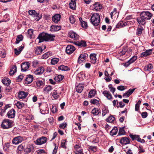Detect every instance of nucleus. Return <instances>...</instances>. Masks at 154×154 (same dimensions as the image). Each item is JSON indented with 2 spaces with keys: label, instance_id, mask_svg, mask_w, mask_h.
I'll return each instance as SVG.
<instances>
[{
  "label": "nucleus",
  "instance_id": "2f4dec72",
  "mask_svg": "<svg viewBox=\"0 0 154 154\" xmlns=\"http://www.w3.org/2000/svg\"><path fill=\"white\" fill-rule=\"evenodd\" d=\"M17 66L15 65L12 66V68L9 72V74L10 75H13L17 72Z\"/></svg>",
  "mask_w": 154,
  "mask_h": 154
},
{
  "label": "nucleus",
  "instance_id": "8fccbe9b",
  "mask_svg": "<svg viewBox=\"0 0 154 154\" xmlns=\"http://www.w3.org/2000/svg\"><path fill=\"white\" fill-rule=\"evenodd\" d=\"M130 137L133 140H135L137 141V140L140 138L139 136L138 135H134L133 134H130Z\"/></svg>",
  "mask_w": 154,
  "mask_h": 154
},
{
  "label": "nucleus",
  "instance_id": "a18cd8bd",
  "mask_svg": "<svg viewBox=\"0 0 154 154\" xmlns=\"http://www.w3.org/2000/svg\"><path fill=\"white\" fill-rule=\"evenodd\" d=\"M115 119V118L111 115L106 119V121L107 122H112L114 121Z\"/></svg>",
  "mask_w": 154,
  "mask_h": 154
},
{
  "label": "nucleus",
  "instance_id": "79ce46f5",
  "mask_svg": "<svg viewBox=\"0 0 154 154\" xmlns=\"http://www.w3.org/2000/svg\"><path fill=\"white\" fill-rule=\"evenodd\" d=\"M15 105L18 109H21L24 106V104L23 103L19 101L15 103Z\"/></svg>",
  "mask_w": 154,
  "mask_h": 154
},
{
  "label": "nucleus",
  "instance_id": "13d9d810",
  "mask_svg": "<svg viewBox=\"0 0 154 154\" xmlns=\"http://www.w3.org/2000/svg\"><path fill=\"white\" fill-rule=\"evenodd\" d=\"M31 146L29 145L25 149L24 151L26 153H28L31 151Z\"/></svg>",
  "mask_w": 154,
  "mask_h": 154
},
{
  "label": "nucleus",
  "instance_id": "a211bd4d",
  "mask_svg": "<svg viewBox=\"0 0 154 154\" xmlns=\"http://www.w3.org/2000/svg\"><path fill=\"white\" fill-rule=\"evenodd\" d=\"M102 93L108 100H111L112 99V95L109 91L106 90L104 91Z\"/></svg>",
  "mask_w": 154,
  "mask_h": 154
},
{
  "label": "nucleus",
  "instance_id": "f3484780",
  "mask_svg": "<svg viewBox=\"0 0 154 154\" xmlns=\"http://www.w3.org/2000/svg\"><path fill=\"white\" fill-rule=\"evenodd\" d=\"M74 148L76 150V151L75 152V154H83L82 152V150L81 148L79 145H76L75 146Z\"/></svg>",
  "mask_w": 154,
  "mask_h": 154
},
{
  "label": "nucleus",
  "instance_id": "39448f33",
  "mask_svg": "<svg viewBox=\"0 0 154 154\" xmlns=\"http://www.w3.org/2000/svg\"><path fill=\"white\" fill-rule=\"evenodd\" d=\"M102 7V5L99 2H96L94 4L91 5L90 6L91 9L96 11H99Z\"/></svg>",
  "mask_w": 154,
  "mask_h": 154
},
{
  "label": "nucleus",
  "instance_id": "f257e3e1",
  "mask_svg": "<svg viewBox=\"0 0 154 154\" xmlns=\"http://www.w3.org/2000/svg\"><path fill=\"white\" fill-rule=\"evenodd\" d=\"M91 22L95 26H97L100 23V16L98 13L93 14L91 18Z\"/></svg>",
  "mask_w": 154,
  "mask_h": 154
},
{
  "label": "nucleus",
  "instance_id": "5701e85b",
  "mask_svg": "<svg viewBox=\"0 0 154 154\" xmlns=\"http://www.w3.org/2000/svg\"><path fill=\"white\" fill-rule=\"evenodd\" d=\"M68 36L71 38H79V36L74 32L72 31L69 32L68 34Z\"/></svg>",
  "mask_w": 154,
  "mask_h": 154
},
{
  "label": "nucleus",
  "instance_id": "ea45409f",
  "mask_svg": "<svg viewBox=\"0 0 154 154\" xmlns=\"http://www.w3.org/2000/svg\"><path fill=\"white\" fill-rule=\"evenodd\" d=\"M2 82L4 84L8 85L10 83L11 81L7 78H5L2 80Z\"/></svg>",
  "mask_w": 154,
  "mask_h": 154
},
{
  "label": "nucleus",
  "instance_id": "1a4fd4ad",
  "mask_svg": "<svg viewBox=\"0 0 154 154\" xmlns=\"http://www.w3.org/2000/svg\"><path fill=\"white\" fill-rule=\"evenodd\" d=\"M23 139L20 136H18L14 137L12 140V143L14 144H17L21 143L23 140Z\"/></svg>",
  "mask_w": 154,
  "mask_h": 154
},
{
  "label": "nucleus",
  "instance_id": "3c124183",
  "mask_svg": "<svg viewBox=\"0 0 154 154\" xmlns=\"http://www.w3.org/2000/svg\"><path fill=\"white\" fill-rule=\"evenodd\" d=\"M128 51V48L126 47L123 48L122 51H121L119 53L120 56H122L124 55Z\"/></svg>",
  "mask_w": 154,
  "mask_h": 154
},
{
  "label": "nucleus",
  "instance_id": "9d476101",
  "mask_svg": "<svg viewBox=\"0 0 154 154\" xmlns=\"http://www.w3.org/2000/svg\"><path fill=\"white\" fill-rule=\"evenodd\" d=\"M152 49L146 50L145 51L141 54L140 57H143L151 55L152 54Z\"/></svg>",
  "mask_w": 154,
  "mask_h": 154
},
{
  "label": "nucleus",
  "instance_id": "09e8293b",
  "mask_svg": "<svg viewBox=\"0 0 154 154\" xmlns=\"http://www.w3.org/2000/svg\"><path fill=\"white\" fill-rule=\"evenodd\" d=\"M152 68V65L151 64H149L145 66L144 69L146 71H150Z\"/></svg>",
  "mask_w": 154,
  "mask_h": 154
},
{
  "label": "nucleus",
  "instance_id": "864d4df0",
  "mask_svg": "<svg viewBox=\"0 0 154 154\" xmlns=\"http://www.w3.org/2000/svg\"><path fill=\"white\" fill-rule=\"evenodd\" d=\"M124 127L121 128H120L119 134V135H122L125 134V131L124 130Z\"/></svg>",
  "mask_w": 154,
  "mask_h": 154
},
{
  "label": "nucleus",
  "instance_id": "6e6552de",
  "mask_svg": "<svg viewBox=\"0 0 154 154\" xmlns=\"http://www.w3.org/2000/svg\"><path fill=\"white\" fill-rule=\"evenodd\" d=\"M47 138L45 137H42L36 140V144L37 145H41L46 142Z\"/></svg>",
  "mask_w": 154,
  "mask_h": 154
},
{
  "label": "nucleus",
  "instance_id": "0eeeda50",
  "mask_svg": "<svg viewBox=\"0 0 154 154\" xmlns=\"http://www.w3.org/2000/svg\"><path fill=\"white\" fill-rule=\"evenodd\" d=\"M37 87L38 88H42L45 85V80L44 79H39L36 82Z\"/></svg>",
  "mask_w": 154,
  "mask_h": 154
},
{
  "label": "nucleus",
  "instance_id": "603ef678",
  "mask_svg": "<svg viewBox=\"0 0 154 154\" xmlns=\"http://www.w3.org/2000/svg\"><path fill=\"white\" fill-rule=\"evenodd\" d=\"M52 89V87L50 85L46 86L44 89V90L46 92H48Z\"/></svg>",
  "mask_w": 154,
  "mask_h": 154
},
{
  "label": "nucleus",
  "instance_id": "4d7b16f0",
  "mask_svg": "<svg viewBox=\"0 0 154 154\" xmlns=\"http://www.w3.org/2000/svg\"><path fill=\"white\" fill-rule=\"evenodd\" d=\"M108 87L110 89V91L112 92V93L113 94L116 91L115 88L113 87L112 85L111 84L109 85Z\"/></svg>",
  "mask_w": 154,
  "mask_h": 154
},
{
  "label": "nucleus",
  "instance_id": "72a5a7b5",
  "mask_svg": "<svg viewBox=\"0 0 154 154\" xmlns=\"http://www.w3.org/2000/svg\"><path fill=\"white\" fill-rule=\"evenodd\" d=\"M77 0H71L70 2L69 3V6L70 8L74 9L75 8L76 6V3L75 1Z\"/></svg>",
  "mask_w": 154,
  "mask_h": 154
},
{
  "label": "nucleus",
  "instance_id": "4be33fe9",
  "mask_svg": "<svg viewBox=\"0 0 154 154\" xmlns=\"http://www.w3.org/2000/svg\"><path fill=\"white\" fill-rule=\"evenodd\" d=\"M61 29V26L52 25L51 26L50 30L52 32H54L58 31Z\"/></svg>",
  "mask_w": 154,
  "mask_h": 154
},
{
  "label": "nucleus",
  "instance_id": "a19ab883",
  "mask_svg": "<svg viewBox=\"0 0 154 154\" xmlns=\"http://www.w3.org/2000/svg\"><path fill=\"white\" fill-rule=\"evenodd\" d=\"M59 58H52L51 60V64L52 65H55L59 61Z\"/></svg>",
  "mask_w": 154,
  "mask_h": 154
},
{
  "label": "nucleus",
  "instance_id": "412c9836",
  "mask_svg": "<svg viewBox=\"0 0 154 154\" xmlns=\"http://www.w3.org/2000/svg\"><path fill=\"white\" fill-rule=\"evenodd\" d=\"M45 70L44 68L42 67H40L37 69L34 72L36 75H40L42 74Z\"/></svg>",
  "mask_w": 154,
  "mask_h": 154
},
{
  "label": "nucleus",
  "instance_id": "bb28decb",
  "mask_svg": "<svg viewBox=\"0 0 154 154\" xmlns=\"http://www.w3.org/2000/svg\"><path fill=\"white\" fill-rule=\"evenodd\" d=\"M79 20L82 26L85 29L87 28L88 27V25L87 22L83 21L81 17L79 18Z\"/></svg>",
  "mask_w": 154,
  "mask_h": 154
},
{
  "label": "nucleus",
  "instance_id": "5fc2aeb1",
  "mask_svg": "<svg viewBox=\"0 0 154 154\" xmlns=\"http://www.w3.org/2000/svg\"><path fill=\"white\" fill-rule=\"evenodd\" d=\"M63 78V76L62 75H60L56 77L55 79L57 81H60Z\"/></svg>",
  "mask_w": 154,
  "mask_h": 154
},
{
  "label": "nucleus",
  "instance_id": "7c9ffc66",
  "mask_svg": "<svg viewBox=\"0 0 154 154\" xmlns=\"http://www.w3.org/2000/svg\"><path fill=\"white\" fill-rule=\"evenodd\" d=\"M84 86L82 84H79L76 88V91L78 93H81L83 89Z\"/></svg>",
  "mask_w": 154,
  "mask_h": 154
},
{
  "label": "nucleus",
  "instance_id": "58836bf2",
  "mask_svg": "<svg viewBox=\"0 0 154 154\" xmlns=\"http://www.w3.org/2000/svg\"><path fill=\"white\" fill-rule=\"evenodd\" d=\"M96 94L95 90H91L89 92L88 97H89L91 98L95 96Z\"/></svg>",
  "mask_w": 154,
  "mask_h": 154
},
{
  "label": "nucleus",
  "instance_id": "a878e982",
  "mask_svg": "<svg viewBox=\"0 0 154 154\" xmlns=\"http://www.w3.org/2000/svg\"><path fill=\"white\" fill-rule=\"evenodd\" d=\"M96 55L95 54H91L90 56L91 62L93 63H95L96 62Z\"/></svg>",
  "mask_w": 154,
  "mask_h": 154
},
{
  "label": "nucleus",
  "instance_id": "de8ad7c7",
  "mask_svg": "<svg viewBox=\"0 0 154 154\" xmlns=\"http://www.w3.org/2000/svg\"><path fill=\"white\" fill-rule=\"evenodd\" d=\"M51 55V53L50 52H47L45 53L42 56V57L43 59H46L48 58L49 56Z\"/></svg>",
  "mask_w": 154,
  "mask_h": 154
},
{
  "label": "nucleus",
  "instance_id": "37998d69",
  "mask_svg": "<svg viewBox=\"0 0 154 154\" xmlns=\"http://www.w3.org/2000/svg\"><path fill=\"white\" fill-rule=\"evenodd\" d=\"M29 14V15H32V17H35L37 16V13L34 10H29L28 11Z\"/></svg>",
  "mask_w": 154,
  "mask_h": 154
},
{
  "label": "nucleus",
  "instance_id": "c85d7f7f",
  "mask_svg": "<svg viewBox=\"0 0 154 154\" xmlns=\"http://www.w3.org/2000/svg\"><path fill=\"white\" fill-rule=\"evenodd\" d=\"M33 30L31 29H29L28 31L27 37L30 38H34L35 37L33 34Z\"/></svg>",
  "mask_w": 154,
  "mask_h": 154
},
{
  "label": "nucleus",
  "instance_id": "aec40b11",
  "mask_svg": "<svg viewBox=\"0 0 154 154\" xmlns=\"http://www.w3.org/2000/svg\"><path fill=\"white\" fill-rule=\"evenodd\" d=\"M33 80V77L32 75H27L25 81V82L26 84H28L32 82Z\"/></svg>",
  "mask_w": 154,
  "mask_h": 154
},
{
  "label": "nucleus",
  "instance_id": "052dcab7",
  "mask_svg": "<svg viewBox=\"0 0 154 154\" xmlns=\"http://www.w3.org/2000/svg\"><path fill=\"white\" fill-rule=\"evenodd\" d=\"M50 107H51V111L53 113H55L57 112L56 106L52 105Z\"/></svg>",
  "mask_w": 154,
  "mask_h": 154
},
{
  "label": "nucleus",
  "instance_id": "423d86ee",
  "mask_svg": "<svg viewBox=\"0 0 154 154\" xmlns=\"http://www.w3.org/2000/svg\"><path fill=\"white\" fill-rule=\"evenodd\" d=\"M75 50V48L73 46L69 45L66 47L65 51L66 54H70L73 53Z\"/></svg>",
  "mask_w": 154,
  "mask_h": 154
},
{
  "label": "nucleus",
  "instance_id": "c9c22d12",
  "mask_svg": "<svg viewBox=\"0 0 154 154\" xmlns=\"http://www.w3.org/2000/svg\"><path fill=\"white\" fill-rule=\"evenodd\" d=\"M58 69L63 71H66L69 70V67L64 66V65H62L60 66L58 68Z\"/></svg>",
  "mask_w": 154,
  "mask_h": 154
},
{
  "label": "nucleus",
  "instance_id": "7ed1b4c3",
  "mask_svg": "<svg viewBox=\"0 0 154 154\" xmlns=\"http://www.w3.org/2000/svg\"><path fill=\"white\" fill-rule=\"evenodd\" d=\"M55 36L47 33L42 32L40 33L37 38H53Z\"/></svg>",
  "mask_w": 154,
  "mask_h": 154
},
{
  "label": "nucleus",
  "instance_id": "393cba45",
  "mask_svg": "<svg viewBox=\"0 0 154 154\" xmlns=\"http://www.w3.org/2000/svg\"><path fill=\"white\" fill-rule=\"evenodd\" d=\"M23 48L24 47L23 46H21L18 48V49L17 48H15L14 51L15 54L17 55H19L20 53Z\"/></svg>",
  "mask_w": 154,
  "mask_h": 154
},
{
  "label": "nucleus",
  "instance_id": "49530a36",
  "mask_svg": "<svg viewBox=\"0 0 154 154\" xmlns=\"http://www.w3.org/2000/svg\"><path fill=\"white\" fill-rule=\"evenodd\" d=\"M52 96L55 99H57L59 97V95L58 94L57 90H54L53 91V92Z\"/></svg>",
  "mask_w": 154,
  "mask_h": 154
},
{
  "label": "nucleus",
  "instance_id": "338daca9",
  "mask_svg": "<svg viewBox=\"0 0 154 154\" xmlns=\"http://www.w3.org/2000/svg\"><path fill=\"white\" fill-rule=\"evenodd\" d=\"M117 89L121 91H123L125 89V86L123 85H120L118 86L117 87Z\"/></svg>",
  "mask_w": 154,
  "mask_h": 154
},
{
  "label": "nucleus",
  "instance_id": "0e129e2a",
  "mask_svg": "<svg viewBox=\"0 0 154 154\" xmlns=\"http://www.w3.org/2000/svg\"><path fill=\"white\" fill-rule=\"evenodd\" d=\"M138 149L139 153H143L145 151V150L143 149V147L142 146H139L138 147Z\"/></svg>",
  "mask_w": 154,
  "mask_h": 154
},
{
  "label": "nucleus",
  "instance_id": "20e7f679",
  "mask_svg": "<svg viewBox=\"0 0 154 154\" xmlns=\"http://www.w3.org/2000/svg\"><path fill=\"white\" fill-rule=\"evenodd\" d=\"M153 16V14L147 11L142 12L140 14V16L146 20H150Z\"/></svg>",
  "mask_w": 154,
  "mask_h": 154
},
{
  "label": "nucleus",
  "instance_id": "2eb2a0df",
  "mask_svg": "<svg viewBox=\"0 0 154 154\" xmlns=\"http://www.w3.org/2000/svg\"><path fill=\"white\" fill-rule=\"evenodd\" d=\"M120 143L122 144L126 145L129 143L130 140L127 137H123L121 139Z\"/></svg>",
  "mask_w": 154,
  "mask_h": 154
},
{
  "label": "nucleus",
  "instance_id": "6e6d98bb",
  "mask_svg": "<svg viewBox=\"0 0 154 154\" xmlns=\"http://www.w3.org/2000/svg\"><path fill=\"white\" fill-rule=\"evenodd\" d=\"M69 20L72 23H74L75 21V17L73 15L71 16L69 18Z\"/></svg>",
  "mask_w": 154,
  "mask_h": 154
},
{
  "label": "nucleus",
  "instance_id": "f8f14e48",
  "mask_svg": "<svg viewBox=\"0 0 154 154\" xmlns=\"http://www.w3.org/2000/svg\"><path fill=\"white\" fill-rule=\"evenodd\" d=\"M29 64L28 62H25L22 64L21 67V70L22 72L26 71L29 68Z\"/></svg>",
  "mask_w": 154,
  "mask_h": 154
},
{
  "label": "nucleus",
  "instance_id": "e2e57ef3",
  "mask_svg": "<svg viewBox=\"0 0 154 154\" xmlns=\"http://www.w3.org/2000/svg\"><path fill=\"white\" fill-rule=\"evenodd\" d=\"M67 124L66 122H63L60 124L59 127L61 129H64L67 126Z\"/></svg>",
  "mask_w": 154,
  "mask_h": 154
},
{
  "label": "nucleus",
  "instance_id": "bf43d9fd",
  "mask_svg": "<svg viewBox=\"0 0 154 154\" xmlns=\"http://www.w3.org/2000/svg\"><path fill=\"white\" fill-rule=\"evenodd\" d=\"M38 43L45 42H51L54 41V39H39Z\"/></svg>",
  "mask_w": 154,
  "mask_h": 154
},
{
  "label": "nucleus",
  "instance_id": "680f3d73",
  "mask_svg": "<svg viewBox=\"0 0 154 154\" xmlns=\"http://www.w3.org/2000/svg\"><path fill=\"white\" fill-rule=\"evenodd\" d=\"M91 103L94 104H97L98 103L99 101L96 99H92L90 101Z\"/></svg>",
  "mask_w": 154,
  "mask_h": 154
},
{
  "label": "nucleus",
  "instance_id": "4c0bfd02",
  "mask_svg": "<svg viewBox=\"0 0 154 154\" xmlns=\"http://www.w3.org/2000/svg\"><path fill=\"white\" fill-rule=\"evenodd\" d=\"M100 110L99 109L94 108L91 112L94 115H97L100 113Z\"/></svg>",
  "mask_w": 154,
  "mask_h": 154
},
{
  "label": "nucleus",
  "instance_id": "f704fd0d",
  "mask_svg": "<svg viewBox=\"0 0 154 154\" xmlns=\"http://www.w3.org/2000/svg\"><path fill=\"white\" fill-rule=\"evenodd\" d=\"M102 115L103 116H105L106 114L109 113V110L107 107L104 106L102 109Z\"/></svg>",
  "mask_w": 154,
  "mask_h": 154
},
{
  "label": "nucleus",
  "instance_id": "9b49d317",
  "mask_svg": "<svg viewBox=\"0 0 154 154\" xmlns=\"http://www.w3.org/2000/svg\"><path fill=\"white\" fill-rule=\"evenodd\" d=\"M28 95V93L23 91L19 92L18 94V97L19 99H24Z\"/></svg>",
  "mask_w": 154,
  "mask_h": 154
},
{
  "label": "nucleus",
  "instance_id": "774afa93",
  "mask_svg": "<svg viewBox=\"0 0 154 154\" xmlns=\"http://www.w3.org/2000/svg\"><path fill=\"white\" fill-rule=\"evenodd\" d=\"M24 148V145L22 144L19 146L17 147V150L19 151H22Z\"/></svg>",
  "mask_w": 154,
  "mask_h": 154
},
{
  "label": "nucleus",
  "instance_id": "69168bd1",
  "mask_svg": "<svg viewBox=\"0 0 154 154\" xmlns=\"http://www.w3.org/2000/svg\"><path fill=\"white\" fill-rule=\"evenodd\" d=\"M143 30V29L142 28H138L137 30V34L138 35H140L142 33V31Z\"/></svg>",
  "mask_w": 154,
  "mask_h": 154
},
{
  "label": "nucleus",
  "instance_id": "4468645a",
  "mask_svg": "<svg viewBox=\"0 0 154 154\" xmlns=\"http://www.w3.org/2000/svg\"><path fill=\"white\" fill-rule=\"evenodd\" d=\"M137 57L135 56H133L126 63L124 66L125 67L128 66L134 62L137 59Z\"/></svg>",
  "mask_w": 154,
  "mask_h": 154
},
{
  "label": "nucleus",
  "instance_id": "f03ea898",
  "mask_svg": "<svg viewBox=\"0 0 154 154\" xmlns=\"http://www.w3.org/2000/svg\"><path fill=\"white\" fill-rule=\"evenodd\" d=\"M13 122L8 119L3 120L1 125V127L4 129H7L11 128L13 125Z\"/></svg>",
  "mask_w": 154,
  "mask_h": 154
},
{
  "label": "nucleus",
  "instance_id": "c03bdc74",
  "mask_svg": "<svg viewBox=\"0 0 154 154\" xmlns=\"http://www.w3.org/2000/svg\"><path fill=\"white\" fill-rule=\"evenodd\" d=\"M88 150L89 151L95 152L97 151V147L96 146H88Z\"/></svg>",
  "mask_w": 154,
  "mask_h": 154
},
{
  "label": "nucleus",
  "instance_id": "473e14b6",
  "mask_svg": "<svg viewBox=\"0 0 154 154\" xmlns=\"http://www.w3.org/2000/svg\"><path fill=\"white\" fill-rule=\"evenodd\" d=\"M43 51L42 48L41 47H37L35 50V53L37 54H40Z\"/></svg>",
  "mask_w": 154,
  "mask_h": 154
},
{
  "label": "nucleus",
  "instance_id": "cd10ccee",
  "mask_svg": "<svg viewBox=\"0 0 154 154\" xmlns=\"http://www.w3.org/2000/svg\"><path fill=\"white\" fill-rule=\"evenodd\" d=\"M9 104H7L6 105L3 109H0V114L2 116H3L4 113L5 112L6 110L9 107H10Z\"/></svg>",
  "mask_w": 154,
  "mask_h": 154
},
{
  "label": "nucleus",
  "instance_id": "dca6fc26",
  "mask_svg": "<svg viewBox=\"0 0 154 154\" xmlns=\"http://www.w3.org/2000/svg\"><path fill=\"white\" fill-rule=\"evenodd\" d=\"M86 55L87 54L85 53L81 54L79 57L78 62L81 63L82 62L85 61L87 57Z\"/></svg>",
  "mask_w": 154,
  "mask_h": 154
},
{
  "label": "nucleus",
  "instance_id": "e433bc0d",
  "mask_svg": "<svg viewBox=\"0 0 154 154\" xmlns=\"http://www.w3.org/2000/svg\"><path fill=\"white\" fill-rule=\"evenodd\" d=\"M118 129L116 127H114L110 131V134L112 136L116 135L118 132Z\"/></svg>",
  "mask_w": 154,
  "mask_h": 154
},
{
  "label": "nucleus",
  "instance_id": "c756f323",
  "mask_svg": "<svg viewBox=\"0 0 154 154\" xmlns=\"http://www.w3.org/2000/svg\"><path fill=\"white\" fill-rule=\"evenodd\" d=\"M137 21L140 24L143 25L146 23V19L141 16L137 18Z\"/></svg>",
  "mask_w": 154,
  "mask_h": 154
},
{
  "label": "nucleus",
  "instance_id": "ddd939ff",
  "mask_svg": "<svg viewBox=\"0 0 154 154\" xmlns=\"http://www.w3.org/2000/svg\"><path fill=\"white\" fill-rule=\"evenodd\" d=\"M15 110L13 109H12L8 112V117L10 119L14 118L15 116Z\"/></svg>",
  "mask_w": 154,
  "mask_h": 154
},
{
  "label": "nucleus",
  "instance_id": "b1692460",
  "mask_svg": "<svg viewBox=\"0 0 154 154\" xmlns=\"http://www.w3.org/2000/svg\"><path fill=\"white\" fill-rule=\"evenodd\" d=\"M75 44L80 47H85L86 46L85 41L83 40H82L80 42H76Z\"/></svg>",
  "mask_w": 154,
  "mask_h": 154
},
{
  "label": "nucleus",
  "instance_id": "6ab92c4d",
  "mask_svg": "<svg viewBox=\"0 0 154 154\" xmlns=\"http://www.w3.org/2000/svg\"><path fill=\"white\" fill-rule=\"evenodd\" d=\"M61 16L59 14L55 15L52 17V21L56 23H57L60 20Z\"/></svg>",
  "mask_w": 154,
  "mask_h": 154
}]
</instances>
